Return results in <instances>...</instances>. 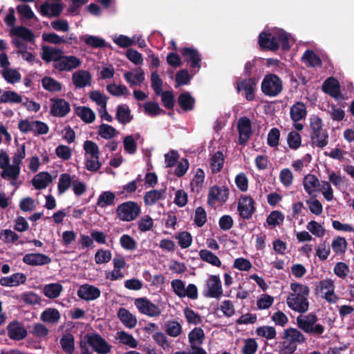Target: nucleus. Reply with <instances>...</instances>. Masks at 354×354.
<instances>
[{"instance_id": "obj_1", "label": "nucleus", "mask_w": 354, "mask_h": 354, "mask_svg": "<svg viewBox=\"0 0 354 354\" xmlns=\"http://www.w3.org/2000/svg\"><path fill=\"white\" fill-rule=\"evenodd\" d=\"M41 58L46 62H53V66L59 71H71L81 65V60L73 55H65L63 50L48 46H42Z\"/></svg>"}, {"instance_id": "obj_2", "label": "nucleus", "mask_w": 354, "mask_h": 354, "mask_svg": "<svg viewBox=\"0 0 354 354\" xmlns=\"http://www.w3.org/2000/svg\"><path fill=\"white\" fill-rule=\"evenodd\" d=\"M292 292L289 294L286 299L288 306L292 310L304 313L309 308L308 296L310 288L308 286L295 282L290 284Z\"/></svg>"}, {"instance_id": "obj_3", "label": "nucleus", "mask_w": 354, "mask_h": 354, "mask_svg": "<svg viewBox=\"0 0 354 354\" xmlns=\"http://www.w3.org/2000/svg\"><path fill=\"white\" fill-rule=\"evenodd\" d=\"M283 340L279 343L278 352L279 354H292L297 348V344L306 342V338L297 328H289L284 330Z\"/></svg>"}, {"instance_id": "obj_4", "label": "nucleus", "mask_w": 354, "mask_h": 354, "mask_svg": "<svg viewBox=\"0 0 354 354\" xmlns=\"http://www.w3.org/2000/svg\"><path fill=\"white\" fill-rule=\"evenodd\" d=\"M311 145L313 147L324 148L328 144V133L323 128L322 120L316 115L310 119Z\"/></svg>"}, {"instance_id": "obj_5", "label": "nucleus", "mask_w": 354, "mask_h": 354, "mask_svg": "<svg viewBox=\"0 0 354 354\" xmlns=\"http://www.w3.org/2000/svg\"><path fill=\"white\" fill-rule=\"evenodd\" d=\"M318 320L315 313H310L305 316H299L297 318V326L304 332L314 335H320L324 330V326L316 324Z\"/></svg>"}, {"instance_id": "obj_6", "label": "nucleus", "mask_w": 354, "mask_h": 354, "mask_svg": "<svg viewBox=\"0 0 354 354\" xmlns=\"http://www.w3.org/2000/svg\"><path fill=\"white\" fill-rule=\"evenodd\" d=\"M261 89L266 96L277 97L283 91L282 80L274 73H268L261 82Z\"/></svg>"}, {"instance_id": "obj_7", "label": "nucleus", "mask_w": 354, "mask_h": 354, "mask_svg": "<svg viewBox=\"0 0 354 354\" xmlns=\"http://www.w3.org/2000/svg\"><path fill=\"white\" fill-rule=\"evenodd\" d=\"M259 80V78L255 76L238 80L235 83L236 92L248 101H253L255 99Z\"/></svg>"}, {"instance_id": "obj_8", "label": "nucleus", "mask_w": 354, "mask_h": 354, "mask_svg": "<svg viewBox=\"0 0 354 354\" xmlns=\"http://www.w3.org/2000/svg\"><path fill=\"white\" fill-rule=\"evenodd\" d=\"M85 344H88L92 350L97 354H107L110 353L112 346L97 333H88L84 336L82 340Z\"/></svg>"}, {"instance_id": "obj_9", "label": "nucleus", "mask_w": 354, "mask_h": 354, "mask_svg": "<svg viewBox=\"0 0 354 354\" xmlns=\"http://www.w3.org/2000/svg\"><path fill=\"white\" fill-rule=\"evenodd\" d=\"M140 212V207L134 201L124 202L116 208L117 217L122 221L130 222L134 221Z\"/></svg>"}, {"instance_id": "obj_10", "label": "nucleus", "mask_w": 354, "mask_h": 354, "mask_svg": "<svg viewBox=\"0 0 354 354\" xmlns=\"http://www.w3.org/2000/svg\"><path fill=\"white\" fill-rule=\"evenodd\" d=\"M230 191L227 187L217 185L212 186L209 188L207 195V204L214 207L216 203H225L229 198Z\"/></svg>"}, {"instance_id": "obj_11", "label": "nucleus", "mask_w": 354, "mask_h": 354, "mask_svg": "<svg viewBox=\"0 0 354 354\" xmlns=\"http://www.w3.org/2000/svg\"><path fill=\"white\" fill-rule=\"evenodd\" d=\"M134 304L140 313L148 317H158L161 314L160 308L146 297L136 299Z\"/></svg>"}, {"instance_id": "obj_12", "label": "nucleus", "mask_w": 354, "mask_h": 354, "mask_svg": "<svg viewBox=\"0 0 354 354\" xmlns=\"http://www.w3.org/2000/svg\"><path fill=\"white\" fill-rule=\"evenodd\" d=\"M237 131L239 133V143L245 146L252 134L250 119L246 116L241 117L237 122Z\"/></svg>"}, {"instance_id": "obj_13", "label": "nucleus", "mask_w": 354, "mask_h": 354, "mask_svg": "<svg viewBox=\"0 0 354 354\" xmlns=\"http://www.w3.org/2000/svg\"><path fill=\"white\" fill-rule=\"evenodd\" d=\"M254 203V200L251 196H241L237 206L240 217L245 220L250 219L256 210Z\"/></svg>"}, {"instance_id": "obj_14", "label": "nucleus", "mask_w": 354, "mask_h": 354, "mask_svg": "<svg viewBox=\"0 0 354 354\" xmlns=\"http://www.w3.org/2000/svg\"><path fill=\"white\" fill-rule=\"evenodd\" d=\"M184 61L190 64L193 68H200L201 66L202 55L193 47H184L179 50Z\"/></svg>"}, {"instance_id": "obj_15", "label": "nucleus", "mask_w": 354, "mask_h": 354, "mask_svg": "<svg viewBox=\"0 0 354 354\" xmlns=\"http://www.w3.org/2000/svg\"><path fill=\"white\" fill-rule=\"evenodd\" d=\"M322 91L336 100L344 99L339 81L334 77H328L323 83Z\"/></svg>"}, {"instance_id": "obj_16", "label": "nucleus", "mask_w": 354, "mask_h": 354, "mask_svg": "<svg viewBox=\"0 0 354 354\" xmlns=\"http://www.w3.org/2000/svg\"><path fill=\"white\" fill-rule=\"evenodd\" d=\"M50 113L55 117H65L71 111L70 104L62 98H51Z\"/></svg>"}, {"instance_id": "obj_17", "label": "nucleus", "mask_w": 354, "mask_h": 354, "mask_svg": "<svg viewBox=\"0 0 354 354\" xmlns=\"http://www.w3.org/2000/svg\"><path fill=\"white\" fill-rule=\"evenodd\" d=\"M207 290L204 296L211 298H219L223 295L221 281L218 276L211 275L207 281Z\"/></svg>"}, {"instance_id": "obj_18", "label": "nucleus", "mask_w": 354, "mask_h": 354, "mask_svg": "<svg viewBox=\"0 0 354 354\" xmlns=\"http://www.w3.org/2000/svg\"><path fill=\"white\" fill-rule=\"evenodd\" d=\"M258 43L261 49L276 51L279 48L277 37L268 32H261L258 38Z\"/></svg>"}, {"instance_id": "obj_19", "label": "nucleus", "mask_w": 354, "mask_h": 354, "mask_svg": "<svg viewBox=\"0 0 354 354\" xmlns=\"http://www.w3.org/2000/svg\"><path fill=\"white\" fill-rule=\"evenodd\" d=\"M8 336L15 341L22 340L27 336L26 328L19 322L13 321L7 326Z\"/></svg>"}, {"instance_id": "obj_20", "label": "nucleus", "mask_w": 354, "mask_h": 354, "mask_svg": "<svg viewBox=\"0 0 354 354\" xmlns=\"http://www.w3.org/2000/svg\"><path fill=\"white\" fill-rule=\"evenodd\" d=\"M77 296L85 301H93L100 297V290L90 284L82 285L77 290Z\"/></svg>"}, {"instance_id": "obj_21", "label": "nucleus", "mask_w": 354, "mask_h": 354, "mask_svg": "<svg viewBox=\"0 0 354 354\" xmlns=\"http://www.w3.org/2000/svg\"><path fill=\"white\" fill-rule=\"evenodd\" d=\"M23 262L32 266H44L50 263L51 259L44 254L29 253L24 256Z\"/></svg>"}, {"instance_id": "obj_22", "label": "nucleus", "mask_w": 354, "mask_h": 354, "mask_svg": "<svg viewBox=\"0 0 354 354\" xmlns=\"http://www.w3.org/2000/svg\"><path fill=\"white\" fill-rule=\"evenodd\" d=\"M63 6L62 3H50L45 2L40 7V13L45 17H59L62 12Z\"/></svg>"}, {"instance_id": "obj_23", "label": "nucleus", "mask_w": 354, "mask_h": 354, "mask_svg": "<svg viewBox=\"0 0 354 354\" xmlns=\"http://www.w3.org/2000/svg\"><path fill=\"white\" fill-rule=\"evenodd\" d=\"M117 316L122 324L128 328H133L137 324V318L129 310L125 308H120Z\"/></svg>"}, {"instance_id": "obj_24", "label": "nucleus", "mask_w": 354, "mask_h": 354, "mask_svg": "<svg viewBox=\"0 0 354 354\" xmlns=\"http://www.w3.org/2000/svg\"><path fill=\"white\" fill-rule=\"evenodd\" d=\"M26 274L21 272L15 273L9 277H3L0 279V285L6 287L17 286L24 284L26 281Z\"/></svg>"}, {"instance_id": "obj_25", "label": "nucleus", "mask_w": 354, "mask_h": 354, "mask_svg": "<svg viewBox=\"0 0 354 354\" xmlns=\"http://www.w3.org/2000/svg\"><path fill=\"white\" fill-rule=\"evenodd\" d=\"M72 80L76 88H83L91 84V75L88 71L80 70L73 74Z\"/></svg>"}, {"instance_id": "obj_26", "label": "nucleus", "mask_w": 354, "mask_h": 354, "mask_svg": "<svg viewBox=\"0 0 354 354\" xmlns=\"http://www.w3.org/2000/svg\"><path fill=\"white\" fill-rule=\"evenodd\" d=\"M53 180L51 175L48 171H41L32 180V184L36 189H45Z\"/></svg>"}, {"instance_id": "obj_27", "label": "nucleus", "mask_w": 354, "mask_h": 354, "mask_svg": "<svg viewBox=\"0 0 354 354\" xmlns=\"http://www.w3.org/2000/svg\"><path fill=\"white\" fill-rule=\"evenodd\" d=\"M61 318L59 311L54 308H48L45 309L40 315V319L45 323L55 324H57Z\"/></svg>"}, {"instance_id": "obj_28", "label": "nucleus", "mask_w": 354, "mask_h": 354, "mask_svg": "<svg viewBox=\"0 0 354 354\" xmlns=\"http://www.w3.org/2000/svg\"><path fill=\"white\" fill-rule=\"evenodd\" d=\"M307 114L306 105L301 102H297L290 111V118L293 122H299L305 118Z\"/></svg>"}, {"instance_id": "obj_29", "label": "nucleus", "mask_w": 354, "mask_h": 354, "mask_svg": "<svg viewBox=\"0 0 354 354\" xmlns=\"http://www.w3.org/2000/svg\"><path fill=\"white\" fill-rule=\"evenodd\" d=\"M115 118L119 123L127 124L133 118L128 105L122 104L117 106Z\"/></svg>"}, {"instance_id": "obj_30", "label": "nucleus", "mask_w": 354, "mask_h": 354, "mask_svg": "<svg viewBox=\"0 0 354 354\" xmlns=\"http://www.w3.org/2000/svg\"><path fill=\"white\" fill-rule=\"evenodd\" d=\"M166 188L160 190L153 189L147 192L144 196V202L147 206L154 205L158 201L165 199Z\"/></svg>"}, {"instance_id": "obj_31", "label": "nucleus", "mask_w": 354, "mask_h": 354, "mask_svg": "<svg viewBox=\"0 0 354 354\" xmlns=\"http://www.w3.org/2000/svg\"><path fill=\"white\" fill-rule=\"evenodd\" d=\"M301 59L308 67H321L322 66L321 58L313 50H306L303 54Z\"/></svg>"}, {"instance_id": "obj_32", "label": "nucleus", "mask_w": 354, "mask_h": 354, "mask_svg": "<svg viewBox=\"0 0 354 354\" xmlns=\"http://www.w3.org/2000/svg\"><path fill=\"white\" fill-rule=\"evenodd\" d=\"M225 157L222 151H217L210 158V168L213 174L220 172L223 167Z\"/></svg>"}, {"instance_id": "obj_33", "label": "nucleus", "mask_w": 354, "mask_h": 354, "mask_svg": "<svg viewBox=\"0 0 354 354\" xmlns=\"http://www.w3.org/2000/svg\"><path fill=\"white\" fill-rule=\"evenodd\" d=\"M178 103L185 111H192L194 108L195 99L188 92L180 93L178 97Z\"/></svg>"}, {"instance_id": "obj_34", "label": "nucleus", "mask_w": 354, "mask_h": 354, "mask_svg": "<svg viewBox=\"0 0 354 354\" xmlns=\"http://www.w3.org/2000/svg\"><path fill=\"white\" fill-rule=\"evenodd\" d=\"M205 339L204 330L200 327H196L188 334V339L190 346H200Z\"/></svg>"}, {"instance_id": "obj_35", "label": "nucleus", "mask_w": 354, "mask_h": 354, "mask_svg": "<svg viewBox=\"0 0 354 354\" xmlns=\"http://www.w3.org/2000/svg\"><path fill=\"white\" fill-rule=\"evenodd\" d=\"M63 290V286L58 283L46 284L43 288L44 295L49 299L57 298Z\"/></svg>"}, {"instance_id": "obj_36", "label": "nucleus", "mask_w": 354, "mask_h": 354, "mask_svg": "<svg viewBox=\"0 0 354 354\" xmlns=\"http://www.w3.org/2000/svg\"><path fill=\"white\" fill-rule=\"evenodd\" d=\"M303 185L305 191L309 195H311L317 190L316 188L320 185V183L315 175L308 174L304 178Z\"/></svg>"}, {"instance_id": "obj_37", "label": "nucleus", "mask_w": 354, "mask_h": 354, "mask_svg": "<svg viewBox=\"0 0 354 354\" xmlns=\"http://www.w3.org/2000/svg\"><path fill=\"white\" fill-rule=\"evenodd\" d=\"M41 85L43 88L49 92H59L62 89V84L55 79L45 76L41 79Z\"/></svg>"}, {"instance_id": "obj_38", "label": "nucleus", "mask_w": 354, "mask_h": 354, "mask_svg": "<svg viewBox=\"0 0 354 354\" xmlns=\"http://www.w3.org/2000/svg\"><path fill=\"white\" fill-rule=\"evenodd\" d=\"M199 257L203 261L214 266L221 267V261L219 258L208 250L203 249L199 251Z\"/></svg>"}, {"instance_id": "obj_39", "label": "nucleus", "mask_w": 354, "mask_h": 354, "mask_svg": "<svg viewBox=\"0 0 354 354\" xmlns=\"http://www.w3.org/2000/svg\"><path fill=\"white\" fill-rule=\"evenodd\" d=\"M60 344L65 353L72 354L75 350L74 336L69 333L64 334L60 339Z\"/></svg>"}, {"instance_id": "obj_40", "label": "nucleus", "mask_w": 354, "mask_h": 354, "mask_svg": "<svg viewBox=\"0 0 354 354\" xmlns=\"http://www.w3.org/2000/svg\"><path fill=\"white\" fill-rule=\"evenodd\" d=\"M73 180L68 173L62 174L57 185L59 194L65 193L73 185Z\"/></svg>"}, {"instance_id": "obj_41", "label": "nucleus", "mask_w": 354, "mask_h": 354, "mask_svg": "<svg viewBox=\"0 0 354 354\" xmlns=\"http://www.w3.org/2000/svg\"><path fill=\"white\" fill-rule=\"evenodd\" d=\"M20 174V165L13 163L8 165L1 173L2 178H9L12 180H16Z\"/></svg>"}, {"instance_id": "obj_42", "label": "nucleus", "mask_w": 354, "mask_h": 354, "mask_svg": "<svg viewBox=\"0 0 354 354\" xmlns=\"http://www.w3.org/2000/svg\"><path fill=\"white\" fill-rule=\"evenodd\" d=\"M115 198V196L113 192L110 191L103 192L97 198V205L100 207L112 205L114 204Z\"/></svg>"}, {"instance_id": "obj_43", "label": "nucleus", "mask_w": 354, "mask_h": 354, "mask_svg": "<svg viewBox=\"0 0 354 354\" xmlns=\"http://www.w3.org/2000/svg\"><path fill=\"white\" fill-rule=\"evenodd\" d=\"M166 333L172 337H176L182 333L181 325L175 320H169L165 324Z\"/></svg>"}, {"instance_id": "obj_44", "label": "nucleus", "mask_w": 354, "mask_h": 354, "mask_svg": "<svg viewBox=\"0 0 354 354\" xmlns=\"http://www.w3.org/2000/svg\"><path fill=\"white\" fill-rule=\"evenodd\" d=\"M125 80L131 85L140 84L145 80V73L142 69L133 74L132 72H126L124 75Z\"/></svg>"}, {"instance_id": "obj_45", "label": "nucleus", "mask_w": 354, "mask_h": 354, "mask_svg": "<svg viewBox=\"0 0 354 354\" xmlns=\"http://www.w3.org/2000/svg\"><path fill=\"white\" fill-rule=\"evenodd\" d=\"M22 97L17 92L6 91L0 97V103H21Z\"/></svg>"}, {"instance_id": "obj_46", "label": "nucleus", "mask_w": 354, "mask_h": 354, "mask_svg": "<svg viewBox=\"0 0 354 354\" xmlns=\"http://www.w3.org/2000/svg\"><path fill=\"white\" fill-rule=\"evenodd\" d=\"M12 33L27 41H32L35 39L33 32L28 28L24 26L15 28L12 29Z\"/></svg>"}, {"instance_id": "obj_47", "label": "nucleus", "mask_w": 354, "mask_h": 354, "mask_svg": "<svg viewBox=\"0 0 354 354\" xmlns=\"http://www.w3.org/2000/svg\"><path fill=\"white\" fill-rule=\"evenodd\" d=\"M117 337L120 342L127 345L131 348H135L138 346V341L133 337V335L127 333L125 331H119L117 333Z\"/></svg>"}, {"instance_id": "obj_48", "label": "nucleus", "mask_w": 354, "mask_h": 354, "mask_svg": "<svg viewBox=\"0 0 354 354\" xmlns=\"http://www.w3.org/2000/svg\"><path fill=\"white\" fill-rule=\"evenodd\" d=\"M174 238L178 240V245L183 249H186L192 245V236L188 232H180L176 234Z\"/></svg>"}, {"instance_id": "obj_49", "label": "nucleus", "mask_w": 354, "mask_h": 354, "mask_svg": "<svg viewBox=\"0 0 354 354\" xmlns=\"http://www.w3.org/2000/svg\"><path fill=\"white\" fill-rule=\"evenodd\" d=\"M143 107L145 112L151 117L165 113V111L162 109L157 102H147Z\"/></svg>"}, {"instance_id": "obj_50", "label": "nucleus", "mask_w": 354, "mask_h": 354, "mask_svg": "<svg viewBox=\"0 0 354 354\" xmlns=\"http://www.w3.org/2000/svg\"><path fill=\"white\" fill-rule=\"evenodd\" d=\"M118 133L117 130L112 126L102 124L98 128V134L104 139H111Z\"/></svg>"}, {"instance_id": "obj_51", "label": "nucleus", "mask_w": 354, "mask_h": 354, "mask_svg": "<svg viewBox=\"0 0 354 354\" xmlns=\"http://www.w3.org/2000/svg\"><path fill=\"white\" fill-rule=\"evenodd\" d=\"M1 75L5 80L10 84H15L21 80V74L13 68H7L1 72Z\"/></svg>"}, {"instance_id": "obj_52", "label": "nucleus", "mask_w": 354, "mask_h": 354, "mask_svg": "<svg viewBox=\"0 0 354 354\" xmlns=\"http://www.w3.org/2000/svg\"><path fill=\"white\" fill-rule=\"evenodd\" d=\"M287 142L291 149H297L301 145V135L296 131H291L288 134Z\"/></svg>"}, {"instance_id": "obj_53", "label": "nucleus", "mask_w": 354, "mask_h": 354, "mask_svg": "<svg viewBox=\"0 0 354 354\" xmlns=\"http://www.w3.org/2000/svg\"><path fill=\"white\" fill-rule=\"evenodd\" d=\"M79 109L80 111L77 113V115L85 123L90 124L95 120V114L91 109L86 106H80Z\"/></svg>"}, {"instance_id": "obj_54", "label": "nucleus", "mask_w": 354, "mask_h": 354, "mask_svg": "<svg viewBox=\"0 0 354 354\" xmlns=\"http://www.w3.org/2000/svg\"><path fill=\"white\" fill-rule=\"evenodd\" d=\"M256 333L258 336L265 337L268 339L275 338L277 332L273 326H263L257 328Z\"/></svg>"}, {"instance_id": "obj_55", "label": "nucleus", "mask_w": 354, "mask_h": 354, "mask_svg": "<svg viewBox=\"0 0 354 354\" xmlns=\"http://www.w3.org/2000/svg\"><path fill=\"white\" fill-rule=\"evenodd\" d=\"M84 41L86 45L94 48H101L106 46L105 40L97 36L86 35Z\"/></svg>"}, {"instance_id": "obj_56", "label": "nucleus", "mask_w": 354, "mask_h": 354, "mask_svg": "<svg viewBox=\"0 0 354 354\" xmlns=\"http://www.w3.org/2000/svg\"><path fill=\"white\" fill-rule=\"evenodd\" d=\"M192 79V76L189 75L187 69H182L178 71L176 74V85L177 88L180 86L188 84Z\"/></svg>"}, {"instance_id": "obj_57", "label": "nucleus", "mask_w": 354, "mask_h": 354, "mask_svg": "<svg viewBox=\"0 0 354 354\" xmlns=\"http://www.w3.org/2000/svg\"><path fill=\"white\" fill-rule=\"evenodd\" d=\"M90 99L95 102L101 109H105L107 104L108 98L99 91H93L89 93Z\"/></svg>"}, {"instance_id": "obj_58", "label": "nucleus", "mask_w": 354, "mask_h": 354, "mask_svg": "<svg viewBox=\"0 0 354 354\" xmlns=\"http://www.w3.org/2000/svg\"><path fill=\"white\" fill-rule=\"evenodd\" d=\"M284 220V216L282 212L274 210L272 211L267 217L266 222L267 223L272 227H276L279 225L283 223Z\"/></svg>"}, {"instance_id": "obj_59", "label": "nucleus", "mask_w": 354, "mask_h": 354, "mask_svg": "<svg viewBox=\"0 0 354 354\" xmlns=\"http://www.w3.org/2000/svg\"><path fill=\"white\" fill-rule=\"evenodd\" d=\"M42 39L48 43L53 44H61L64 43H70L68 41H66L64 37H60L57 34L51 32V33H43L42 34Z\"/></svg>"}, {"instance_id": "obj_60", "label": "nucleus", "mask_w": 354, "mask_h": 354, "mask_svg": "<svg viewBox=\"0 0 354 354\" xmlns=\"http://www.w3.org/2000/svg\"><path fill=\"white\" fill-rule=\"evenodd\" d=\"M120 243L122 248L127 250H134L137 248V242L129 234H123L120 239Z\"/></svg>"}, {"instance_id": "obj_61", "label": "nucleus", "mask_w": 354, "mask_h": 354, "mask_svg": "<svg viewBox=\"0 0 354 354\" xmlns=\"http://www.w3.org/2000/svg\"><path fill=\"white\" fill-rule=\"evenodd\" d=\"M184 315L189 324L197 325L202 322L200 315L188 307L184 309Z\"/></svg>"}, {"instance_id": "obj_62", "label": "nucleus", "mask_w": 354, "mask_h": 354, "mask_svg": "<svg viewBox=\"0 0 354 354\" xmlns=\"http://www.w3.org/2000/svg\"><path fill=\"white\" fill-rule=\"evenodd\" d=\"M258 349V344L254 338H248L245 340L241 349L243 354H254Z\"/></svg>"}, {"instance_id": "obj_63", "label": "nucleus", "mask_w": 354, "mask_h": 354, "mask_svg": "<svg viewBox=\"0 0 354 354\" xmlns=\"http://www.w3.org/2000/svg\"><path fill=\"white\" fill-rule=\"evenodd\" d=\"M279 180L281 184L286 187H289L293 181V174L290 169H282L279 174Z\"/></svg>"}, {"instance_id": "obj_64", "label": "nucleus", "mask_w": 354, "mask_h": 354, "mask_svg": "<svg viewBox=\"0 0 354 354\" xmlns=\"http://www.w3.org/2000/svg\"><path fill=\"white\" fill-rule=\"evenodd\" d=\"M19 239V235L10 229L3 230L0 232V239L5 243H12L17 241Z\"/></svg>"}]
</instances>
